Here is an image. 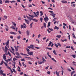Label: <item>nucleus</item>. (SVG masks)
Returning a JSON list of instances; mask_svg holds the SVG:
<instances>
[{
	"mask_svg": "<svg viewBox=\"0 0 76 76\" xmlns=\"http://www.w3.org/2000/svg\"><path fill=\"white\" fill-rule=\"evenodd\" d=\"M12 23L13 24V25L14 26L10 27V28H12V29H15V28L16 26V23L14 22H12Z\"/></svg>",
	"mask_w": 76,
	"mask_h": 76,
	"instance_id": "nucleus-1",
	"label": "nucleus"
},
{
	"mask_svg": "<svg viewBox=\"0 0 76 76\" xmlns=\"http://www.w3.org/2000/svg\"><path fill=\"white\" fill-rule=\"evenodd\" d=\"M23 25L24 26H23V25L21 26V28H26V25L25 23H23Z\"/></svg>",
	"mask_w": 76,
	"mask_h": 76,
	"instance_id": "nucleus-2",
	"label": "nucleus"
},
{
	"mask_svg": "<svg viewBox=\"0 0 76 76\" xmlns=\"http://www.w3.org/2000/svg\"><path fill=\"white\" fill-rule=\"evenodd\" d=\"M4 64L7 67L8 69H10V70H11V68L9 66H8V65H7V64L6 63L4 62Z\"/></svg>",
	"mask_w": 76,
	"mask_h": 76,
	"instance_id": "nucleus-3",
	"label": "nucleus"
},
{
	"mask_svg": "<svg viewBox=\"0 0 76 76\" xmlns=\"http://www.w3.org/2000/svg\"><path fill=\"white\" fill-rule=\"evenodd\" d=\"M9 40H8L7 42L5 44L7 47V48H9Z\"/></svg>",
	"mask_w": 76,
	"mask_h": 76,
	"instance_id": "nucleus-4",
	"label": "nucleus"
},
{
	"mask_svg": "<svg viewBox=\"0 0 76 76\" xmlns=\"http://www.w3.org/2000/svg\"><path fill=\"white\" fill-rule=\"evenodd\" d=\"M44 19L46 23H47V22H48L49 20L48 18H44Z\"/></svg>",
	"mask_w": 76,
	"mask_h": 76,
	"instance_id": "nucleus-5",
	"label": "nucleus"
},
{
	"mask_svg": "<svg viewBox=\"0 0 76 76\" xmlns=\"http://www.w3.org/2000/svg\"><path fill=\"white\" fill-rule=\"evenodd\" d=\"M24 20L26 23L28 24V25H29V21L27 19H24Z\"/></svg>",
	"mask_w": 76,
	"mask_h": 76,
	"instance_id": "nucleus-6",
	"label": "nucleus"
},
{
	"mask_svg": "<svg viewBox=\"0 0 76 76\" xmlns=\"http://www.w3.org/2000/svg\"><path fill=\"white\" fill-rule=\"evenodd\" d=\"M5 26L6 27H5L6 31H9V27L6 25Z\"/></svg>",
	"mask_w": 76,
	"mask_h": 76,
	"instance_id": "nucleus-7",
	"label": "nucleus"
},
{
	"mask_svg": "<svg viewBox=\"0 0 76 76\" xmlns=\"http://www.w3.org/2000/svg\"><path fill=\"white\" fill-rule=\"evenodd\" d=\"M28 55H31L33 56H34V55H33V52H28Z\"/></svg>",
	"mask_w": 76,
	"mask_h": 76,
	"instance_id": "nucleus-8",
	"label": "nucleus"
},
{
	"mask_svg": "<svg viewBox=\"0 0 76 76\" xmlns=\"http://www.w3.org/2000/svg\"><path fill=\"white\" fill-rule=\"evenodd\" d=\"M26 33L27 34V35H29L30 34V32L29 30H27L26 31Z\"/></svg>",
	"mask_w": 76,
	"mask_h": 76,
	"instance_id": "nucleus-9",
	"label": "nucleus"
},
{
	"mask_svg": "<svg viewBox=\"0 0 76 76\" xmlns=\"http://www.w3.org/2000/svg\"><path fill=\"white\" fill-rule=\"evenodd\" d=\"M31 20H32L34 22H38V20H37L36 19H34L33 18H31Z\"/></svg>",
	"mask_w": 76,
	"mask_h": 76,
	"instance_id": "nucleus-10",
	"label": "nucleus"
},
{
	"mask_svg": "<svg viewBox=\"0 0 76 76\" xmlns=\"http://www.w3.org/2000/svg\"><path fill=\"white\" fill-rule=\"evenodd\" d=\"M44 62L42 61H38L39 64H42V63H44Z\"/></svg>",
	"mask_w": 76,
	"mask_h": 76,
	"instance_id": "nucleus-11",
	"label": "nucleus"
},
{
	"mask_svg": "<svg viewBox=\"0 0 76 76\" xmlns=\"http://www.w3.org/2000/svg\"><path fill=\"white\" fill-rule=\"evenodd\" d=\"M3 59L5 60V61L6 60V55H5V54H4Z\"/></svg>",
	"mask_w": 76,
	"mask_h": 76,
	"instance_id": "nucleus-12",
	"label": "nucleus"
},
{
	"mask_svg": "<svg viewBox=\"0 0 76 76\" xmlns=\"http://www.w3.org/2000/svg\"><path fill=\"white\" fill-rule=\"evenodd\" d=\"M61 2L62 3H67V1L65 0L61 1Z\"/></svg>",
	"mask_w": 76,
	"mask_h": 76,
	"instance_id": "nucleus-13",
	"label": "nucleus"
},
{
	"mask_svg": "<svg viewBox=\"0 0 76 76\" xmlns=\"http://www.w3.org/2000/svg\"><path fill=\"white\" fill-rule=\"evenodd\" d=\"M4 72V71L2 70H0V75H2L3 73Z\"/></svg>",
	"mask_w": 76,
	"mask_h": 76,
	"instance_id": "nucleus-14",
	"label": "nucleus"
},
{
	"mask_svg": "<svg viewBox=\"0 0 76 76\" xmlns=\"http://www.w3.org/2000/svg\"><path fill=\"white\" fill-rule=\"evenodd\" d=\"M10 33L11 34H13V35H16L17 34V33H16L13 32H11Z\"/></svg>",
	"mask_w": 76,
	"mask_h": 76,
	"instance_id": "nucleus-15",
	"label": "nucleus"
},
{
	"mask_svg": "<svg viewBox=\"0 0 76 76\" xmlns=\"http://www.w3.org/2000/svg\"><path fill=\"white\" fill-rule=\"evenodd\" d=\"M27 18H28V19L29 20H30V21H31V20H32V19L31 18V17H29L28 16L26 15V16Z\"/></svg>",
	"mask_w": 76,
	"mask_h": 76,
	"instance_id": "nucleus-16",
	"label": "nucleus"
},
{
	"mask_svg": "<svg viewBox=\"0 0 76 76\" xmlns=\"http://www.w3.org/2000/svg\"><path fill=\"white\" fill-rule=\"evenodd\" d=\"M47 54L49 57H50V58H51V56L49 54V52H48L47 53Z\"/></svg>",
	"mask_w": 76,
	"mask_h": 76,
	"instance_id": "nucleus-17",
	"label": "nucleus"
},
{
	"mask_svg": "<svg viewBox=\"0 0 76 76\" xmlns=\"http://www.w3.org/2000/svg\"><path fill=\"white\" fill-rule=\"evenodd\" d=\"M54 28V29H57V30H58V29H59V28H58V27H57V26H55Z\"/></svg>",
	"mask_w": 76,
	"mask_h": 76,
	"instance_id": "nucleus-18",
	"label": "nucleus"
},
{
	"mask_svg": "<svg viewBox=\"0 0 76 76\" xmlns=\"http://www.w3.org/2000/svg\"><path fill=\"white\" fill-rule=\"evenodd\" d=\"M53 54H54L55 55V56H57V53H56V50H53Z\"/></svg>",
	"mask_w": 76,
	"mask_h": 76,
	"instance_id": "nucleus-19",
	"label": "nucleus"
},
{
	"mask_svg": "<svg viewBox=\"0 0 76 76\" xmlns=\"http://www.w3.org/2000/svg\"><path fill=\"white\" fill-rule=\"evenodd\" d=\"M33 24V23H31L30 25V28L31 29L32 28V24Z\"/></svg>",
	"mask_w": 76,
	"mask_h": 76,
	"instance_id": "nucleus-20",
	"label": "nucleus"
},
{
	"mask_svg": "<svg viewBox=\"0 0 76 76\" xmlns=\"http://www.w3.org/2000/svg\"><path fill=\"white\" fill-rule=\"evenodd\" d=\"M75 73V71H73V72H71V76H73V74Z\"/></svg>",
	"mask_w": 76,
	"mask_h": 76,
	"instance_id": "nucleus-21",
	"label": "nucleus"
},
{
	"mask_svg": "<svg viewBox=\"0 0 76 76\" xmlns=\"http://www.w3.org/2000/svg\"><path fill=\"white\" fill-rule=\"evenodd\" d=\"M50 25H51V22H49L48 25V27H49L50 26Z\"/></svg>",
	"mask_w": 76,
	"mask_h": 76,
	"instance_id": "nucleus-22",
	"label": "nucleus"
},
{
	"mask_svg": "<svg viewBox=\"0 0 76 76\" xmlns=\"http://www.w3.org/2000/svg\"><path fill=\"white\" fill-rule=\"evenodd\" d=\"M18 72H21L20 70V67L19 66H18Z\"/></svg>",
	"mask_w": 76,
	"mask_h": 76,
	"instance_id": "nucleus-23",
	"label": "nucleus"
},
{
	"mask_svg": "<svg viewBox=\"0 0 76 76\" xmlns=\"http://www.w3.org/2000/svg\"><path fill=\"white\" fill-rule=\"evenodd\" d=\"M4 61H2L1 62V63L0 64V66H1L3 63H4Z\"/></svg>",
	"mask_w": 76,
	"mask_h": 76,
	"instance_id": "nucleus-24",
	"label": "nucleus"
},
{
	"mask_svg": "<svg viewBox=\"0 0 76 76\" xmlns=\"http://www.w3.org/2000/svg\"><path fill=\"white\" fill-rule=\"evenodd\" d=\"M52 44V42L50 41V42L49 43V45H48V46L50 47V46Z\"/></svg>",
	"mask_w": 76,
	"mask_h": 76,
	"instance_id": "nucleus-25",
	"label": "nucleus"
},
{
	"mask_svg": "<svg viewBox=\"0 0 76 76\" xmlns=\"http://www.w3.org/2000/svg\"><path fill=\"white\" fill-rule=\"evenodd\" d=\"M56 37L57 38H60L61 37V35H58L56 36Z\"/></svg>",
	"mask_w": 76,
	"mask_h": 76,
	"instance_id": "nucleus-26",
	"label": "nucleus"
},
{
	"mask_svg": "<svg viewBox=\"0 0 76 76\" xmlns=\"http://www.w3.org/2000/svg\"><path fill=\"white\" fill-rule=\"evenodd\" d=\"M33 47H34V46H33V45H31L30 47H31V48H32V49H34V48H34Z\"/></svg>",
	"mask_w": 76,
	"mask_h": 76,
	"instance_id": "nucleus-27",
	"label": "nucleus"
},
{
	"mask_svg": "<svg viewBox=\"0 0 76 76\" xmlns=\"http://www.w3.org/2000/svg\"><path fill=\"white\" fill-rule=\"evenodd\" d=\"M16 54L17 55V56H20V54H19V53L18 52H17L16 53Z\"/></svg>",
	"mask_w": 76,
	"mask_h": 76,
	"instance_id": "nucleus-28",
	"label": "nucleus"
},
{
	"mask_svg": "<svg viewBox=\"0 0 76 76\" xmlns=\"http://www.w3.org/2000/svg\"><path fill=\"white\" fill-rule=\"evenodd\" d=\"M14 47L15 48V50H16L15 51H18V48H16V46H15Z\"/></svg>",
	"mask_w": 76,
	"mask_h": 76,
	"instance_id": "nucleus-29",
	"label": "nucleus"
},
{
	"mask_svg": "<svg viewBox=\"0 0 76 76\" xmlns=\"http://www.w3.org/2000/svg\"><path fill=\"white\" fill-rule=\"evenodd\" d=\"M72 64L74 65V66H75L76 65V62L75 61H73L72 62Z\"/></svg>",
	"mask_w": 76,
	"mask_h": 76,
	"instance_id": "nucleus-30",
	"label": "nucleus"
},
{
	"mask_svg": "<svg viewBox=\"0 0 76 76\" xmlns=\"http://www.w3.org/2000/svg\"><path fill=\"white\" fill-rule=\"evenodd\" d=\"M18 59H17L16 58H13V61H16V60H17Z\"/></svg>",
	"mask_w": 76,
	"mask_h": 76,
	"instance_id": "nucleus-31",
	"label": "nucleus"
},
{
	"mask_svg": "<svg viewBox=\"0 0 76 76\" xmlns=\"http://www.w3.org/2000/svg\"><path fill=\"white\" fill-rule=\"evenodd\" d=\"M29 16H30V17H31V18H34V17H35V16L34 15H31L29 14L28 15Z\"/></svg>",
	"mask_w": 76,
	"mask_h": 76,
	"instance_id": "nucleus-32",
	"label": "nucleus"
},
{
	"mask_svg": "<svg viewBox=\"0 0 76 76\" xmlns=\"http://www.w3.org/2000/svg\"><path fill=\"white\" fill-rule=\"evenodd\" d=\"M40 16H42L43 15V13H42V11H40Z\"/></svg>",
	"mask_w": 76,
	"mask_h": 76,
	"instance_id": "nucleus-33",
	"label": "nucleus"
},
{
	"mask_svg": "<svg viewBox=\"0 0 76 76\" xmlns=\"http://www.w3.org/2000/svg\"><path fill=\"white\" fill-rule=\"evenodd\" d=\"M46 48L48 50H52V48H50L46 47Z\"/></svg>",
	"mask_w": 76,
	"mask_h": 76,
	"instance_id": "nucleus-34",
	"label": "nucleus"
},
{
	"mask_svg": "<svg viewBox=\"0 0 76 76\" xmlns=\"http://www.w3.org/2000/svg\"><path fill=\"white\" fill-rule=\"evenodd\" d=\"M51 59L52 60H53V61H54L55 62V63H57V61H56V60H55V59H54V58H51Z\"/></svg>",
	"mask_w": 76,
	"mask_h": 76,
	"instance_id": "nucleus-35",
	"label": "nucleus"
},
{
	"mask_svg": "<svg viewBox=\"0 0 76 76\" xmlns=\"http://www.w3.org/2000/svg\"><path fill=\"white\" fill-rule=\"evenodd\" d=\"M44 27L45 28H46V26L47 25V24L45 23H44Z\"/></svg>",
	"mask_w": 76,
	"mask_h": 76,
	"instance_id": "nucleus-36",
	"label": "nucleus"
},
{
	"mask_svg": "<svg viewBox=\"0 0 76 76\" xmlns=\"http://www.w3.org/2000/svg\"><path fill=\"white\" fill-rule=\"evenodd\" d=\"M8 54H9V56L10 57H11V56H12L11 54H10V53L9 52H8Z\"/></svg>",
	"mask_w": 76,
	"mask_h": 76,
	"instance_id": "nucleus-37",
	"label": "nucleus"
},
{
	"mask_svg": "<svg viewBox=\"0 0 76 76\" xmlns=\"http://www.w3.org/2000/svg\"><path fill=\"white\" fill-rule=\"evenodd\" d=\"M57 44H58V46H59V47H61V44H60V43H58Z\"/></svg>",
	"mask_w": 76,
	"mask_h": 76,
	"instance_id": "nucleus-38",
	"label": "nucleus"
},
{
	"mask_svg": "<svg viewBox=\"0 0 76 76\" xmlns=\"http://www.w3.org/2000/svg\"><path fill=\"white\" fill-rule=\"evenodd\" d=\"M42 60L43 61H44L45 62H46V60H45V59L44 58L42 57Z\"/></svg>",
	"mask_w": 76,
	"mask_h": 76,
	"instance_id": "nucleus-39",
	"label": "nucleus"
},
{
	"mask_svg": "<svg viewBox=\"0 0 76 76\" xmlns=\"http://www.w3.org/2000/svg\"><path fill=\"white\" fill-rule=\"evenodd\" d=\"M17 38L18 39H20V36H17Z\"/></svg>",
	"mask_w": 76,
	"mask_h": 76,
	"instance_id": "nucleus-40",
	"label": "nucleus"
},
{
	"mask_svg": "<svg viewBox=\"0 0 76 76\" xmlns=\"http://www.w3.org/2000/svg\"><path fill=\"white\" fill-rule=\"evenodd\" d=\"M36 13L37 15L38 16V15H39V12L37 11V12H36Z\"/></svg>",
	"mask_w": 76,
	"mask_h": 76,
	"instance_id": "nucleus-41",
	"label": "nucleus"
},
{
	"mask_svg": "<svg viewBox=\"0 0 76 76\" xmlns=\"http://www.w3.org/2000/svg\"><path fill=\"white\" fill-rule=\"evenodd\" d=\"M9 3V0H6L5 1V3Z\"/></svg>",
	"mask_w": 76,
	"mask_h": 76,
	"instance_id": "nucleus-42",
	"label": "nucleus"
},
{
	"mask_svg": "<svg viewBox=\"0 0 76 76\" xmlns=\"http://www.w3.org/2000/svg\"><path fill=\"white\" fill-rule=\"evenodd\" d=\"M67 69L68 70V71H69V72H71V71H72L71 69H69V68Z\"/></svg>",
	"mask_w": 76,
	"mask_h": 76,
	"instance_id": "nucleus-43",
	"label": "nucleus"
},
{
	"mask_svg": "<svg viewBox=\"0 0 76 76\" xmlns=\"http://www.w3.org/2000/svg\"><path fill=\"white\" fill-rule=\"evenodd\" d=\"M2 75H3V76H6V73H3Z\"/></svg>",
	"mask_w": 76,
	"mask_h": 76,
	"instance_id": "nucleus-44",
	"label": "nucleus"
},
{
	"mask_svg": "<svg viewBox=\"0 0 76 76\" xmlns=\"http://www.w3.org/2000/svg\"><path fill=\"white\" fill-rule=\"evenodd\" d=\"M5 61H6V62H7V63H8V61H10V60H9V59H8L7 60H6Z\"/></svg>",
	"mask_w": 76,
	"mask_h": 76,
	"instance_id": "nucleus-45",
	"label": "nucleus"
},
{
	"mask_svg": "<svg viewBox=\"0 0 76 76\" xmlns=\"http://www.w3.org/2000/svg\"><path fill=\"white\" fill-rule=\"evenodd\" d=\"M26 50H27V51H28V52H29V51H30V50L28 48H26Z\"/></svg>",
	"mask_w": 76,
	"mask_h": 76,
	"instance_id": "nucleus-46",
	"label": "nucleus"
},
{
	"mask_svg": "<svg viewBox=\"0 0 76 76\" xmlns=\"http://www.w3.org/2000/svg\"><path fill=\"white\" fill-rule=\"evenodd\" d=\"M71 48L72 49V50H75V49L73 47V46H71Z\"/></svg>",
	"mask_w": 76,
	"mask_h": 76,
	"instance_id": "nucleus-47",
	"label": "nucleus"
},
{
	"mask_svg": "<svg viewBox=\"0 0 76 76\" xmlns=\"http://www.w3.org/2000/svg\"><path fill=\"white\" fill-rule=\"evenodd\" d=\"M4 18L5 19H7V16L4 15Z\"/></svg>",
	"mask_w": 76,
	"mask_h": 76,
	"instance_id": "nucleus-48",
	"label": "nucleus"
},
{
	"mask_svg": "<svg viewBox=\"0 0 76 76\" xmlns=\"http://www.w3.org/2000/svg\"><path fill=\"white\" fill-rule=\"evenodd\" d=\"M48 29H50V31H53V28H48Z\"/></svg>",
	"mask_w": 76,
	"mask_h": 76,
	"instance_id": "nucleus-49",
	"label": "nucleus"
},
{
	"mask_svg": "<svg viewBox=\"0 0 76 76\" xmlns=\"http://www.w3.org/2000/svg\"><path fill=\"white\" fill-rule=\"evenodd\" d=\"M40 37H41V34H39V35H38V38H39Z\"/></svg>",
	"mask_w": 76,
	"mask_h": 76,
	"instance_id": "nucleus-50",
	"label": "nucleus"
},
{
	"mask_svg": "<svg viewBox=\"0 0 76 76\" xmlns=\"http://www.w3.org/2000/svg\"><path fill=\"white\" fill-rule=\"evenodd\" d=\"M55 46H56V47L57 48H58V45H57V44L55 43Z\"/></svg>",
	"mask_w": 76,
	"mask_h": 76,
	"instance_id": "nucleus-51",
	"label": "nucleus"
},
{
	"mask_svg": "<svg viewBox=\"0 0 76 76\" xmlns=\"http://www.w3.org/2000/svg\"><path fill=\"white\" fill-rule=\"evenodd\" d=\"M52 16L53 18H55V16H56V14H53L52 15Z\"/></svg>",
	"mask_w": 76,
	"mask_h": 76,
	"instance_id": "nucleus-52",
	"label": "nucleus"
},
{
	"mask_svg": "<svg viewBox=\"0 0 76 76\" xmlns=\"http://www.w3.org/2000/svg\"><path fill=\"white\" fill-rule=\"evenodd\" d=\"M3 2H2V0H0V4H2Z\"/></svg>",
	"mask_w": 76,
	"mask_h": 76,
	"instance_id": "nucleus-53",
	"label": "nucleus"
},
{
	"mask_svg": "<svg viewBox=\"0 0 76 76\" xmlns=\"http://www.w3.org/2000/svg\"><path fill=\"white\" fill-rule=\"evenodd\" d=\"M38 16V15H37V14H36L35 15L34 17H36V18H37Z\"/></svg>",
	"mask_w": 76,
	"mask_h": 76,
	"instance_id": "nucleus-54",
	"label": "nucleus"
},
{
	"mask_svg": "<svg viewBox=\"0 0 76 76\" xmlns=\"http://www.w3.org/2000/svg\"><path fill=\"white\" fill-rule=\"evenodd\" d=\"M69 30H70L71 29V26H70V25H69Z\"/></svg>",
	"mask_w": 76,
	"mask_h": 76,
	"instance_id": "nucleus-55",
	"label": "nucleus"
},
{
	"mask_svg": "<svg viewBox=\"0 0 76 76\" xmlns=\"http://www.w3.org/2000/svg\"><path fill=\"white\" fill-rule=\"evenodd\" d=\"M19 66H20V67H21V66H22V64H20V61H19Z\"/></svg>",
	"mask_w": 76,
	"mask_h": 76,
	"instance_id": "nucleus-56",
	"label": "nucleus"
},
{
	"mask_svg": "<svg viewBox=\"0 0 76 76\" xmlns=\"http://www.w3.org/2000/svg\"><path fill=\"white\" fill-rule=\"evenodd\" d=\"M40 20L41 22H42V20H43L42 18H40Z\"/></svg>",
	"mask_w": 76,
	"mask_h": 76,
	"instance_id": "nucleus-57",
	"label": "nucleus"
},
{
	"mask_svg": "<svg viewBox=\"0 0 76 76\" xmlns=\"http://www.w3.org/2000/svg\"><path fill=\"white\" fill-rule=\"evenodd\" d=\"M48 67H49V66H48L47 67H46L45 69H46V70H48Z\"/></svg>",
	"mask_w": 76,
	"mask_h": 76,
	"instance_id": "nucleus-58",
	"label": "nucleus"
},
{
	"mask_svg": "<svg viewBox=\"0 0 76 76\" xmlns=\"http://www.w3.org/2000/svg\"><path fill=\"white\" fill-rule=\"evenodd\" d=\"M12 70H13V72H14V73H16V71L15 70V69H13Z\"/></svg>",
	"mask_w": 76,
	"mask_h": 76,
	"instance_id": "nucleus-59",
	"label": "nucleus"
},
{
	"mask_svg": "<svg viewBox=\"0 0 76 76\" xmlns=\"http://www.w3.org/2000/svg\"><path fill=\"white\" fill-rule=\"evenodd\" d=\"M28 7H32V5L31 4H30V5H29L28 6Z\"/></svg>",
	"mask_w": 76,
	"mask_h": 76,
	"instance_id": "nucleus-60",
	"label": "nucleus"
},
{
	"mask_svg": "<svg viewBox=\"0 0 76 76\" xmlns=\"http://www.w3.org/2000/svg\"><path fill=\"white\" fill-rule=\"evenodd\" d=\"M56 74L57 75H58V74H59V73L57 72V71H56Z\"/></svg>",
	"mask_w": 76,
	"mask_h": 76,
	"instance_id": "nucleus-61",
	"label": "nucleus"
},
{
	"mask_svg": "<svg viewBox=\"0 0 76 76\" xmlns=\"http://www.w3.org/2000/svg\"><path fill=\"white\" fill-rule=\"evenodd\" d=\"M22 6L23 7L24 9H25V6L24 5H23V4H21Z\"/></svg>",
	"mask_w": 76,
	"mask_h": 76,
	"instance_id": "nucleus-62",
	"label": "nucleus"
},
{
	"mask_svg": "<svg viewBox=\"0 0 76 76\" xmlns=\"http://www.w3.org/2000/svg\"><path fill=\"white\" fill-rule=\"evenodd\" d=\"M49 12H50V13H53V11H49Z\"/></svg>",
	"mask_w": 76,
	"mask_h": 76,
	"instance_id": "nucleus-63",
	"label": "nucleus"
},
{
	"mask_svg": "<svg viewBox=\"0 0 76 76\" xmlns=\"http://www.w3.org/2000/svg\"><path fill=\"white\" fill-rule=\"evenodd\" d=\"M48 74V75H50V72L48 71L47 72Z\"/></svg>",
	"mask_w": 76,
	"mask_h": 76,
	"instance_id": "nucleus-64",
	"label": "nucleus"
}]
</instances>
